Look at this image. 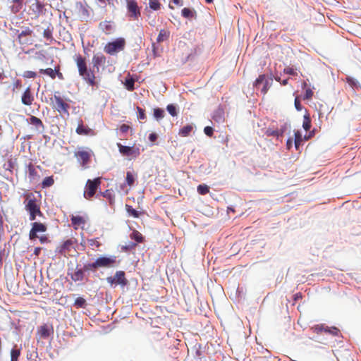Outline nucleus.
I'll return each instance as SVG.
<instances>
[{"label":"nucleus","mask_w":361,"mask_h":361,"mask_svg":"<svg viewBox=\"0 0 361 361\" xmlns=\"http://www.w3.org/2000/svg\"><path fill=\"white\" fill-rule=\"evenodd\" d=\"M75 62L77 65L79 75L86 81L90 86L96 85L95 75L93 71L87 69L86 59L80 54L75 56Z\"/></svg>","instance_id":"1"},{"label":"nucleus","mask_w":361,"mask_h":361,"mask_svg":"<svg viewBox=\"0 0 361 361\" xmlns=\"http://www.w3.org/2000/svg\"><path fill=\"white\" fill-rule=\"evenodd\" d=\"M25 209L29 213V219L30 221H34L36 216L38 215L42 216L43 215L40 210V204L38 202L36 197L32 192L26 194L25 195Z\"/></svg>","instance_id":"2"},{"label":"nucleus","mask_w":361,"mask_h":361,"mask_svg":"<svg viewBox=\"0 0 361 361\" xmlns=\"http://www.w3.org/2000/svg\"><path fill=\"white\" fill-rule=\"evenodd\" d=\"M52 109L56 111L62 116H69L70 105L63 98H62L59 92H56L53 97L51 98Z\"/></svg>","instance_id":"3"},{"label":"nucleus","mask_w":361,"mask_h":361,"mask_svg":"<svg viewBox=\"0 0 361 361\" xmlns=\"http://www.w3.org/2000/svg\"><path fill=\"white\" fill-rule=\"evenodd\" d=\"M126 4L127 17L130 20H138L141 16V7L136 0H124Z\"/></svg>","instance_id":"4"},{"label":"nucleus","mask_w":361,"mask_h":361,"mask_svg":"<svg viewBox=\"0 0 361 361\" xmlns=\"http://www.w3.org/2000/svg\"><path fill=\"white\" fill-rule=\"evenodd\" d=\"M125 47L126 40L122 37H119L113 42H108L105 45L104 50L106 54L114 55L121 51H123L125 49Z\"/></svg>","instance_id":"5"},{"label":"nucleus","mask_w":361,"mask_h":361,"mask_svg":"<svg viewBox=\"0 0 361 361\" xmlns=\"http://www.w3.org/2000/svg\"><path fill=\"white\" fill-rule=\"evenodd\" d=\"M102 183L101 178H96L93 180L88 179L85 185V190L83 196L87 200H90L96 193Z\"/></svg>","instance_id":"6"},{"label":"nucleus","mask_w":361,"mask_h":361,"mask_svg":"<svg viewBox=\"0 0 361 361\" xmlns=\"http://www.w3.org/2000/svg\"><path fill=\"white\" fill-rule=\"evenodd\" d=\"M288 127H290V124L287 122H284L282 125H281L280 128H278L274 124H271L269 128L266 129L264 134L267 137L273 136L279 138L283 136V133L286 131Z\"/></svg>","instance_id":"7"},{"label":"nucleus","mask_w":361,"mask_h":361,"mask_svg":"<svg viewBox=\"0 0 361 361\" xmlns=\"http://www.w3.org/2000/svg\"><path fill=\"white\" fill-rule=\"evenodd\" d=\"M77 240L74 239H68L63 242L60 247L59 252L64 256H72L73 252H75V247Z\"/></svg>","instance_id":"8"},{"label":"nucleus","mask_w":361,"mask_h":361,"mask_svg":"<svg viewBox=\"0 0 361 361\" xmlns=\"http://www.w3.org/2000/svg\"><path fill=\"white\" fill-rule=\"evenodd\" d=\"M116 264V257L111 256V257H98L95 260V266H97V268L100 267H114Z\"/></svg>","instance_id":"9"},{"label":"nucleus","mask_w":361,"mask_h":361,"mask_svg":"<svg viewBox=\"0 0 361 361\" xmlns=\"http://www.w3.org/2000/svg\"><path fill=\"white\" fill-rule=\"evenodd\" d=\"M53 334L54 328L51 324H44L37 328V336L39 339H47Z\"/></svg>","instance_id":"10"},{"label":"nucleus","mask_w":361,"mask_h":361,"mask_svg":"<svg viewBox=\"0 0 361 361\" xmlns=\"http://www.w3.org/2000/svg\"><path fill=\"white\" fill-rule=\"evenodd\" d=\"M312 329L314 332L316 334H320L324 331L325 333L330 334L333 336H338V334L340 333V331L338 328L334 326L329 327L327 326H325V324H324L314 325V326H312Z\"/></svg>","instance_id":"11"},{"label":"nucleus","mask_w":361,"mask_h":361,"mask_svg":"<svg viewBox=\"0 0 361 361\" xmlns=\"http://www.w3.org/2000/svg\"><path fill=\"white\" fill-rule=\"evenodd\" d=\"M119 152L123 156L137 157L140 154L139 148H134L133 147H128L122 145L121 143H118Z\"/></svg>","instance_id":"12"},{"label":"nucleus","mask_w":361,"mask_h":361,"mask_svg":"<svg viewBox=\"0 0 361 361\" xmlns=\"http://www.w3.org/2000/svg\"><path fill=\"white\" fill-rule=\"evenodd\" d=\"M47 226L41 222H34L32 224V228L30 231L29 238L30 240H35L38 238L37 233L45 232Z\"/></svg>","instance_id":"13"},{"label":"nucleus","mask_w":361,"mask_h":361,"mask_svg":"<svg viewBox=\"0 0 361 361\" xmlns=\"http://www.w3.org/2000/svg\"><path fill=\"white\" fill-rule=\"evenodd\" d=\"M68 276L75 282L82 281L85 277V271L77 266L75 269H68Z\"/></svg>","instance_id":"14"},{"label":"nucleus","mask_w":361,"mask_h":361,"mask_svg":"<svg viewBox=\"0 0 361 361\" xmlns=\"http://www.w3.org/2000/svg\"><path fill=\"white\" fill-rule=\"evenodd\" d=\"M27 123L34 126L35 130L38 133H42L44 130V125L42 120L35 116H30L27 120Z\"/></svg>","instance_id":"15"},{"label":"nucleus","mask_w":361,"mask_h":361,"mask_svg":"<svg viewBox=\"0 0 361 361\" xmlns=\"http://www.w3.org/2000/svg\"><path fill=\"white\" fill-rule=\"evenodd\" d=\"M99 29L104 34L109 35L113 33L115 23L113 20H104L99 23Z\"/></svg>","instance_id":"16"},{"label":"nucleus","mask_w":361,"mask_h":361,"mask_svg":"<svg viewBox=\"0 0 361 361\" xmlns=\"http://www.w3.org/2000/svg\"><path fill=\"white\" fill-rule=\"evenodd\" d=\"M87 217L86 216H80V215H71V221L72 226H73L75 230H77L78 228H83L85 224L87 223Z\"/></svg>","instance_id":"17"},{"label":"nucleus","mask_w":361,"mask_h":361,"mask_svg":"<svg viewBox=\"0 0 361 361\" xmlns=\"http://www.w3.org/2000/svg\"><path fill=\"white\" fill-rule=\"evenodd\" d=\"M106 59L105 56L102 53H97L92 57L93 67L99 70L100 66H103L106 63Z\"/></svg>","instance_id":"18"},{"label":"nucleus","mask_w":361,"mask_h":361,"mask_svg":"<svg viewBox=\"0 0 361 361\" xmlns=\"http://www.w3.org/2000/svg\"><path fill=\"white\" fill-rule=\"evenodd\" d=\"M30 8L33 14L38 17L43 13L44 4L39 0H35L34 3L30 5Z\"/></svg>","instance_id":"19"},{"label":"nucleus","mask_w":361,"mask_h":361,"mask_svg":"<svg viewBox=\"0 0 361 361\" xmlns=\"http://www.w3.org/2000/svg\"><path fill=\"white\" fill-rule=\"evenodd\" d=\"M22 103L26 106H30L34 101V97L32 94L30 87H27L23 92L21 98Z\"/></svg>","instance_id":"20"},{"label":"nucleus","mask_w":361,"mask_h":361,"mask_svg":"<svg viewBox=\"0 0 361 361\" xmlns=\"http://www.w3.org/2000/svg\"><path fill=\"white\" fill-rule=\"evenodd\" d=\"M75 157L82 162V165L85 166L90 161V154L87 151L81 150L75 152Z\"/></svg>","instance_id":"21"},{"label":"nucleus","mask_w":361,"mask_h":361,"mask_svg":"<svg viewBox=\"0 0 361 361\" xmlns=\"http://www.w3.org/2000/svg\"><path fill=\"white\" fill-rule=\"evenodd\" d=\"M125 272L123 271H118L116 272L114 276L116 279V284H119L123 286H126L128 280L126 279Z\"/></svg>","instance_id":"22"},{"label":"nucleus","mask_w":361,"mask_h":361,"mask_svg":"<svg viewBox=\"0 0 361 361\" xmlns=\"http://www.w3.org/2000/svg\"><path fill=\"white\" fill-rule=\"evenodd\" d=\"M32 33V30L29 27H26L18 35V39L20 44H29L28 40H23V37L26 36H30Z\"/></svg>","instance_id":"23"},{"label":"nucleus","mask_w":361,"mask_h":361,"mask_svg":"<svg viewBox=\"0 0 361 361\" xmlns=\"http://www.w3.org/2000/svg\"><path fill=\"white\" fill-rule=\"evenodd\" d=\"M75 131L78 135H88L92 134V129L88 128L87 126H85L83 125L82 121H81L80 123L78 126Z\"/></svg>","instance_id":"24"},{"label":"nucleus","mask_w":361,"mask_h":361,"mask_svg":"<svg viewBox=\"0 0 361 361\" xmlns=\"http://www.w3.org/2000/svg\"><path fill=\"white\" fill-rule=\"evenodd\" d=\"M170 37V31L167 29H161L159 31V33L157 38V43H161L164 41H166L169 39Z\"/></svg>","instance_id":"25"},{"label":"nucleus","mask_w":361,"mask_h":361,"mask_svg":"<svg viewBox=\"0 0 361 361\" xmlns=\"http://www.w3.org/2000/svg\"><path fill=\"white\" fill-rule=\"evenodd\" d=\"M136 178L137 173H134L133 171H127L126 181L129 187H132L134 185Z\"/></svg>","instance_id":"26"},{"label":"nucleus","mask_w":361,"mask_h":361,"mask_svg":"<svg viewBox=\"0 0 361 361\" xmlns=\"http://www.w3.org/2000/svg\"><path fill=\"white\" fill-rule=\"evenodd\" d=\"M135 79L133 78L129 74L125 79L124 85L128 91H133L135 90Z\"/></svg>","instance_id":"27"},{"label":"nucleus","mask_w":361,"mask_h":361,"mask_svg":"<svg viewBox=\"0 0 361 361\" xmlns=\"http://www.w3.org/2000/svg\"><path fill=\"white\" fill-rule=\"evenodd\" d=\"M182 16L188 19H192L193 18H195L196 16V12L194 10H191L188 8H184L182 10Z\"/></svg>","instance_id":"28"},{"label":"nucleus","mask_w":361,"mask_h":361,"mask_svg":"<svg viewBox=\"0 0 361 361\" xmlns=\"http://www.w3.org/2000/svg\"><path fill=\"white\" fill-rule=\"evenodd\" d=\"M193 127L192 125H186L179 130V135L182 137H187L190 135Z\"/></svg>","instance_id":"29"},{"label":"nucleus","mask_w":361,"mask_h":361,"mask_svg":"<svg viewBox=\"0 0 361 361\" xmlns=\"http://www.w3.org/2000/svg\"><path fill=\"white\" fill-rule=\"evenodd\" d=\"M39 73L49 75L51 79H54L56 76V69L54 70L51 68L40 69Z\"/></svg>","instance_id":"30"},{"label":"nucleus","mask_w":361,"mask_h":361,"mask_svg":"<svg viewBox=\"0 0 361 361\" xmlns=\"http://www.w3.org/2000/svg\"><path fill=\"white\" fill-rule=\"evenodd\" d=\"M130 236L131 239L135 240L137 243H142L143 241V237L142 234L137 230H134Z\"/></svg>","instance_id":"31"},{"label":"nucleus","mask_w":361,"mask_h":361,"mask_svg":"<svg viewBox=\"0 0 361 361\" xmlns=\"http://www.w3.org/2000/svg\"><path fill=\"white\" fill-rule=\"evenodd\" d=\"M165 116V112L164 109L160 108H155L154 109V117L157 120L159 121L162 119Z\"/></svg>","instance_id":"32"},{"label":"nucleus","mask_w":361,"mask_h":361,"mask_svg":"<svg viewBox=\"0 0 361 361\" xmlns=\"http://www.w3.org/2000/svg\"><path fill=\"white\" fill-rule=\"evenodd\" d=\"M74 306L76 308H85L86 306V300L82 297H78L74 302Z\"/></svg>","instance_id":"33"},{"label":"nucleus","mask_w":361,"mask_h":361,"mask_svg":"<svg viewBox=\"0 0 361 361\" xmlns=\"http://www.w3.org/2000/svg\"><path fill=\"white\" fill-rule=\"evenodd\" d=\"M302 127L306 130L308 131L311 128V119L309 114H305L303 117V123Z\"/></svg>","instance_id":"34"},{"label":"nucleus","mask_w":361,"mask_h":361,"mask_svg":"<svg viewBox=\"0 0 361 361\" xmlns=\"http://www.w3.org/2000/svg\"><path fill=\"white\" fill-rule=\"evenodd\" d=\"M126 209L128 212V214L130 216H133L134 218H138L140 216V213L136 209H133L130 205L126 204Z\"/></svg>","instance_id":"35"},{"label":"nucleus","mask_w":361,"mask_h":361,"mask_svg":"<svg viewBox=\"0 0 361 361\" xmlns=\"http://www.w3.org/2000/svg\"><path fill=\"white\" fill-rule=\"evenodd\" d=\"M197 190L199 194L204 195L209 192V188L205 184H201L197 186Z\"/></svg>","instance_id":"36"},{"label":"nucleus","mask_w":361,"mask_h":361,"mask_svg":"<svg viewBox=\"0 0 361 361\" xmlns=\"http://www.w3.org/2000/svg\"><path fill=\"white\" fill-rule=\"evenodd\" d=\"M54 180L53 178V176H48L43 180L42 183V186L43 188H49L51 186L54 184Z\"/></svg>","instance_id":"37"},{"label":"nucleus","mask_w":361,"mask_h":361,"mask_svg":"<svg viewBox=\"0 0 361 361\" xmlns=\"http://www.w3.org/2000/svg\"><path fill=\"white\" fill-rule=\"evenodd\" d=\"M294 135H295V140H294L295 147L296 149H298L299 146L300 145V144L302 141V135L299 131H295L294 133Z\"/></svg>","instance_id":"38"},{"label":"nucleus","mask_w":361,"mask_h":361,"mask_svg":"<svg viewBox=\"0 0 361 361\" xmlns=\"http://www.w3.org/2000/svg\"><path fill=\"white\" fill-rule=\"evenodd\" d=\"M20 355V350L17 348H13L11 351V361H18Z\"/></svg>","instance_id":"39"},{"label":"nucleus","mask_w":361,"mask_h":361,"mask_svg":"<svg viewBox=\"0 0 361 361\" xmlns=\"http://www.w3.org/2000/svg\"><path fill=\"white\" fill-rule=\"evenodd\" d=\"M149 6L153 11H158L161 8V4L158 0H149Z\"/></svg>","instance_id":"40"},{"label":"nucleus","mask_w":361,"mask_h":361,"mask_svg":"<svg viewBox=\"0 0 361 361\" xmlns=\"http://www.w3.org/2000/svg\"><path fill=\"white\" fill-rule=\"evenodd\" d=\"M271 82H272V79L271 78H266V81H264V85H263V87L262 89V92L264 94H266L267 92H268L269 89L270 88V86L271 85Z\"/></svg>","instance_id":"41"},{"label":"nucleus","mask_w":361,"mask_h":361,"mask_svg":"<svg viewBox=\"0 0 361 361\" xmlns=\"http://www.w3.org/2000/svg\"><path fill=\"white\" fill-rule=\"evenodd\" d=\"M52 32H53V29L50 28L49 27H47V28L44 29V30L43 32V36L47 40L51 41L53 39Z\"/></svg>","instance_id":"42"},{"label":"nucleus","mask_w":361,"mask_h":361,"mask_svg":"<svg viewBox=\"0 0 361 361\" xmlns=\"http://www.w3.org/2000/svg\"><path fill=\"white\" fill-rule=\"evenodd\" d=\"M267 75L264 74L259 75V77L255 80L254 82V86L255 87H258L262 83L264 84V81H266Z\"/></svg>","instance_id":"43"},{"label":"nucleus","mask_w":361,"mask_h":361,"mask_svg":"<svg viewBox=\"0 0 361 361\" xmlns=\"http://www.w3.org/2000/svg\"><path fill=\"white\" fill-rule=\"evenodd\" d=\"M166 110L173 117H175L178 115V111L174 104H171L167 105Z\"/></svg>","instance_id":"44"},{"label":"nucleus","mask_w":361,"mask_h":361,"mask_svg":"<svg viewBox=\"0 0 361 361\" xmlns=\"http://www.w3.org/2000/svg\"><path fill=\"white\" fill-rule=\"evenodd\" d=\"M88 244L92 248H99L101 246V243L98 240V238H92L87 240Z\"/></svg>","instance_id":"45"},{"label":"nucleus","mask_w":361,"mask_h":361,"mask_svg":"<svg viewBox=\"0 0 361 361\" xmlns=\"http://www.w3.org/2000/svg\"><path fill=\"white\" fill-rule=\"evenodd\" d=\"M314 92L312 88L307 87L305 89V94L302 97L304 100H310L313 97Z\"/></svg>","instance_id":"46"},{"label":"nucleus","mask_w":361,"mask_h":361,"mask_svg":"<svg viewBox=\"0 0 361 361\" xmlns=\"http://www.w3.org/2000/svg\"><path fill=\"white\" fill-rule=\"evenodd\" d=\"M102 194L103 197H106L109 200L110 204H113V202L114 201V195H113L109 190H105Z\"/></svg>","instance_id":"47"},{"label":"nucleus","mask_w":361,"mask_h":361,"mask_svg":"<svg viewBox=\"0 0 361 361\" xmlns=\"http://www.w3.org/2000/svg\"><path fill=\"white\" fill-rule=\"evenodd\" d=\"M23 6V4H13V5L11 6V10L12 13H17L22 9Z\"/></svg>","instance_id":"48"},{"label":"nucleus","mask_w":361,"mask_h":361,"mask_svg":"<svg viewBox=\"0 0 361 361\" xmlns=\"http://www.w3.org/2000/svg\"><path fill=\"white\" fill-rule=\"evenodd\" d=\"M25 78H35L37 76V73L32 71H26L23 74Z\"/></svg>","instance_id":"49"},{"label":"nucleus","mask_w":361,"mask_h":361,"mask_svg":"<svg viewBox=\"0 0 361 361\" xmlns=\"http://www.w3.org/2000/svg\"><path fill=\"white\" fill-rule=\"evenodd\" d=\"M137 118L140 120H144L146 118L145 111L143 109L140 108V106H137Z\"/></svg>","instance_id":"50"},{"label":"nucleus","mask_w":361,"mask_h":361,"mask_svg":"<svg viewBox=\"0 0 361 361\" xmlns=\"http://www.w3.org/2000/svg\"><path fill=\"white\" fill-rule=\"evenodd\" d=\"M283 73L290 75H297V72L291 67L285 68Z\"/></svg>","instance_id":"51"},{"label":"nucleus","mask_w":361,"mask_h":361,"mask_svg":"<svg viewBox=\"0 0 361 361\" xmlns=\"http://www.w3.org/2000/svg\"><path fill=\"white\" fill-rule=\"evenodd\" d=\"M204 132L207 136L212 137L214 134V129L210 126H206L204 128Z\"/></svg>","instance_id":"52"},{"label":"nucleus","mask_w":361,"mask_h":361,"mask_svg":"<svg viewBox=\"0 0 361 361\" xmlns=\"http://www.w3.org/2000/svg\"><path fill=\"white\" fill-rule=\"evenodd\" d=\"M295 107L297 109V111H300L302 110V106L301 105L300 101L298 98V97H296L294 101Z\"/></svg>","instance_id":"53"},{"label":"nucleus","mask_w":361,"mask_h":361,"mask_svg":"<svg viewBox=\"0 0 361 361\" xmlns=\"http://www.w3.org/2000/svg\"><path fill=\"white\" fill-rule=\"evenodd\" d=\"M84 268L86 270L97 269H98L97 266H95V261L94 262H92V263H90V264L85 265Z\"/></svg>","instance_id":"54"},{"label":"nucleus","mask_w":361,"mask_h":361,"mask_svg":"<svg viewBox=\"0 0 361 361\" xmlns=\"http://www.w3.org/2000/svg\"><path fill=\"white\" fill-rule=\"evenodd\" d=\"M148 138H149V140L150 142H155L157 140L158 135L155 133H152L149 134Z\"/></svg>","instance_id":"55"},{"label":"nucleus","mask_w":361,"mask_h":361,"mask_svg":"<svg viewBox=\"0 0 361 361\" xmlns=\"http://www.w3.org/2000/svg\"><path fill=\"white\" fill-rule=\"evenodd\" d=\"M130 129V126L126 124H123L120 127V130L122 133H127Z\"/></svg>","instance_id":"56"},{"label":"nucleus","mask_w":361,"mask_h":361,"mask_svg":"<svg viewBox=\"0 0 361 361\" xmlns=\"http://www.w3.org/2000/svg\"><path fill=\"white\" fill-rule=\"evenodd\" d=\"M39 239V241L41 243H47L49 241L48 240V237L46 235H43L42 236H38Z\"/></svg>","instance_id":"57"},{"label":"nucleus","mask_w":361,"mask_h":361,"mask_svg":"<svg viewBox=\"0 0 361 361\" xmlns=\"http://www.w3.org/2000/svg\"><path fill=\"white\" fill-rule=\"evenodd\" d=\"M106 281L109 283H110L111 285H113L114 283H116V279H115V276L112 277V276H109L106 279Z\"/></svg>","instance_id":"58"},{"label":"nucleus","mask_w":361,"mask_h":361,"mask_svg":"<svg viewBox=\"0 0 361 361\" xmlns=\"http://www.w3.org/2000/svg\"><path fill=\"white\" fill-rule=\"evenodd\" d=\"M21 86V82H20V80L19 79H17L15 80V82L13 84V90L15 88H18Z\"/></svg>","instance_id":"59"},{"label":"nucleus","mask_w":361,"mask_h":361,"mask_svg":"<svg viewBox=\"0 0 361 361\" xmlns=\"http://www.w3.org/2000/svg\"><path fill=\"white\" fill-rule=\"evenodd\" d=\"M41 250L42 249L39 247H35L34 250L33 254L36 256H39L40 254Z\"/></svg>","instance_id":"60"},{"label":"nucleus","mask_w":361,"mask_h":361,"mask_svg":"<svg viewBox=\"0 0 361 361\" xmlns=\"http://www.w3.org/2000/svg\"><path fill=\"white\" fill-rule=\"evenodd\" d=\"M171 3H173L174 4L177 6H182L183 5V1L182 0H171Z\"/></svg>","instance_id":"61"},{"label":"nucleus","mask_w":361,"mask_h":361,"mask_svg":"<svg viewBox=\"0 0 361 361\" xmlns=\"http://www.w3.org/2000/svg\"><path fill=\"white\" fill-rule=\"evenodd\" d=\"M292 143H293V141L290 138H289L288 140H287V143H286V145H287V147L288 149H290L292 146Z\"/></svg>","instance_id":"62"},{"label":"nucleus","mask_w":361,"mask_h":361,"mask_svg":"<svg viewBox=\"0 0 361 361\" xmlns=\"http://www.w3.org/2000/svg\"><path fill=\"white\" fill-rule=\"evenodd\" d=\"M136 246V243H132L130 246H125V247H123V250H128L130 247H134Z\"/></svg>","instance_id":"63"},{"label":"nucleus","mask_w":361,"mask_h":361,"mask_svg":"<svg viewBox=\"0 0 361 361\" xmlns=\"http://www.w3.org/2000/svg\"><path fill=\"white\" fill-rule=\"evenodd\" d=\"M13 4H23L24 0H11Z\"/></svg>","instance_id":"64"}]
</instances>
